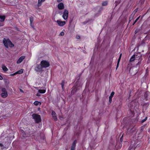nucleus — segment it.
I'll use <instances>...</instances> for the list:
<instances>
[{
  "instance_id": "obj_39",
  "label": "nucleus",
  "mask_w": 150,
  "mask_h": 150,
  "mask_svg": "<svg viewBox=\"0 0 150 150\" xmlns=\"http://www.w3.org/2000/svg\"><path fill=\"white\" fill-rule=\"evenodd\" d=\"M3 79V77L2 76L0 75V80H2Z\"/></svg>"
},
{
  "instance_id": "obj_50",
  "label": "nucleus",
  "mask_w": 150,
  "mask_h": 150,
  "mask_svg": "<svg viewBox=\"0 0 150 150\" xmlns=\"http://www.w3.org/2000/svg\"><path fill=\"white\" fill-rule=\"evenodd\" d=\"M135 24V23H134V22L133 23V24H132V25H134V24Z\"/></svg>"
},
{
  "instance_id": "obj_11",
  "label": "nucleus",
  "mask_w": 150,
  "mask_h": 150,
  "mask_svg": "<svg viewBox=\"0 0 150 150\" xmlns=\"http://www.w3.org/2000/svg\"><path fill=\"white\" fill-rule=\"evenodd\" d=\"M139 9V8H136L132 12V14L130 15V16L129 17V23L131 21V20H130V18H133V17H134V16L136 13L137 12L138 10Z\"/></svg>"
},
{
  "instance_id": "obj_38",
  "label": "nucleus",
  "mask_w": 150,
  "mask_h": 150,
  "mask_svg": "<svg viewBox=\"0 0 150 150\" xmlns=\"http://www.w3.org/2000/svg\"><path fill=\"white\" fill-rule=\"evenodd\" d=\"M119 62L118 61H117V69L118 67V66H119V62Z\"/></svg>"
},
{
  "instance_id": "obj_45",
  "label": "nucleus",
  "mask_w": 150,
  "mask_h": 150,
  "mask_svg": "<svg viewBox=\"0 0 150 150\" xmlns=\"http://www.w3.org/2000/svg\"><path fill=\"white\" fill-rule=\"evenodd\" d=\"M144 129V128H142L141 129V130H140V131H143V130Z\"/></svg>"
},
{
  "instance_id": "obj_2",
  "label": "nucleus",
  "mask_w": 150,
  "mask_h": 150,
  "mask_svg": "<svg viewBox=\"0 0 150 150\" xmlns=\"http://www.w3.org/2000/svg\"><path fill=\"white\" fill-rule=\"evenodd\" d=\"M127 69L129 70V72L132 76L135 75L138 72V69L134 67H132L129 64L128 65Z\"/></svg>"
},
{
  "instance_id": "obj_32",
  "label": "nucleus",
  "mask_w": 150,
  "mask_h": 150,
  "mask_svg": "<svg viewBox=\"0 0 150 150\" xmlns=\"http://www.w3.org/2000/svg\"><path fill=\"white\" fill-rule=\"evenodd\" d=\"M122 55V53H121L120 55V56H119V57L118 59V61L119 62L120 61V59H121V58Z\"/></svg>"
},
{
  "instance_id": "obj_44",
  "label": "nucleus",
  "mask_w": 150,
  "mask_h": 150,
  "mask_svg": "<svg viewBox=\"0 0 150 150\" xmlns=\"http://www.w3.org/2000/svg\"><path fill=\"white\" fill-rule=\"evenodd\" d=\"M137 30H136L135 31V33L136 34H137Z\"/></svg>"
},
{
  "instance_id": "obj_16",
  "label": "nucleus",
  "mask_w": 150,
  "mask_h": 150,
  "mask_svg": "<svg viewBox=\"0 0 150 150\" xmlns=\"http://www.w3.org/2000/svg\"><path fill=\"white\" fill-rule=\"evenodd\" d=\"M25 56H22L21 57L17 60V64H19L20 63H21L23 60L25 58Z\"/></svg>"
},
{
  "instance_id": "obj_6",
  "label": "nucleus",
  "mask_w": 150,
  "mask_h": 150,
  "mask_svg": "<svg viewBox=\"0 0 150 150\" xmlns=\"http://www.w3.org/2000/svg\"><path fill=\"white\" fill-rule=\"evenodd\" d=\"M2 92L1 94V96L3 98H5L8 96V93L6 89L5 88H2Z\"/></svg>"
},
{
  "instance_id": "obj_35",
  "label": "nucleus",
  "mask_w": 150,
  "mask_h": 150,
  "mask_svg": "<svg viewBox=\"0 0 150 150\" xmlns=\"http://www.w3.org/2000/svg\"><path fill=\"white\" fill-rule=\"evenodd\" d=\"M60 35L62 36H63L64 35V33L63 32H62L60 33Z\"/></svg>"
},
{
  "instance_id": "obj_12",
  "label": "nucleus",
  "mask_w": 150,
  "mask_h": 150,
  "mask_svg": "<svg viewBox=\"0 0 150 150\" xmlns=\"http://www.w3.org/2000/svg\"><path fill=\"white\" fill-rule=\"evenodd\" d=\"M58 25L59 26H63L66 24V22L65 21H62L59 20H58L57 21Z\"/></svg>"
},
{
  "instance_id": "obj_21",
  "label": "nucleus",
  "mask_w": 150,
  "mask_h": 150,
  "mask_svg": "<svg viewBox=\"0 0 150 150\" xmlns=\"http://www.w3.org/2000/svg\"><path fill=\"white\" fill-rule=\"evenodd\" d=\"M45 0H38V7L41 6L42 2H44Z\"/></svg>"
},
{
  "instance_id": "obj_23",
  "label": "nucleus",
  "mask_w": 150,
  "mask_h": 150,
  "mask_svg": "<svg viewBox=\"0 0 150 150\" xmlns=\"http://www.w3.org/2000/svg\"><path fill=\"white\" fill-rule=\"evenodd\" d=\"M148 92H146L145 93L144 95V96L145 98L146 99V100H147V98L148 97Z\"/></svg>"
},
{
  "instance_id": "obj_17",
  "label": "nucleus",
  "mask_w": 150,
  "mask_h": 150,
  "mask_svg": "<svg viewBox=\"0 0 150 150\" xmlns=\"http://www.w3.org/2000/svg\"><path fill=\"white\" fill-rule=\"evenodd\" d=\"M115 93L114 91L112 92L110 94V96L109 97V103L110 104L112 102V98L115 94Z\"/></svg>"
},
{
  "instance_id": "obj_25",
  "label": "nucleus",
  "mask_w": 150,
  "mask_h": 150,
  "mask_svg": "<svg viewBox=\"0 0 150 150\" xmlns=\"http://www.w3.org/2000/svg\"><path fill=\"white\" fill-rule=\"evenodd\" d=\"M65 83V81L63 80V81H62V83H61V86H62V90H64V85Z\"/></svg>"
},
{
  "instance_id": "obj_7",
  "label": "nucleus",
  "mask_w": 150,
  "mask_h": 150,
  "mask_svg": "<svg viewBox=\"0 0 150 150\" xmlns=\"http://www.w3.org/2000/svg\"><path fill=\"white\" fill-rule=\"evenodd\" d=\"M69 12L67 9H65L62 15V17L65 20L67 19L68 16Z\"/></svg>"
},
{
  "instance_id": "obj_29",
  "label": "nucleus",
  "mask_w": 150,
  "mask_h": 150,
  "mask_svg": "<svg viewBox=\"0 0 150 150\" xmlns=\"http://www.w3.org/2000/svg\"><path fill=\"white\" fill-rule=\"evenodd\" d=\"M34 104L35 105H40L41 103L37 101H35L34 102Z\"/></svg>"
},
{
  "instance_id": "obj_30",
  "label": "nucleus",
  "mask_w": 150,
  "mask_h": 150,
  "mask_svg": "<svg viewBox=\"0 0 150 150\" xmlns=\"http://www.w3.org/2000/svg\"><path fill=\"white\" fill-rule=\"evenodd\" d=\"M147 117H146L145 118L142 120L141 123H142L145 122L147 119Z\"/></svg>"
},
{
  "instance_id": "obj_14",
  "label": "nucleus",
  "mask_w": 150,
  "mask_h": 150,
  "mask_svg": "<svg viewBox=\"0 0 150 150\" xmlns=\"http://www.w3.org/2000/svg\"><path fill=\"white\" fill-rule=\"evenodd\" d=\"M77 141L76 140H75L73 142L71 148V150H75L76 146V144Z\"/></svg>"
},
{
  "instance_id": "obj_22",
  "label": "nucleus",
  "mask_w": 150,
  "mask_h": 150,
  "mask_svg": "<svg viewBox=\"0 0 150 150\" xmlns=\"http://www.w3.org/2000/svg\"><path fill=\"white\" fill-rule=\"evenodd\" d=\"M2 68L3 70L5 72L7 71L8 70L6 67L4 65H2Z\"/></svg>"
},
{
  "instance_id": "obj_3",
  "label": "nucleus",
  "mask_w": 150,
  "mask_h": 150,
  "mask_svg": "<svg viewBox=\"0 0 150 150\" xmlns=\"http://www.w3.org/2000/svg\"><path fill=\"white\" fill-rule=\"evenodd\" d=\"M36 123H38L41 122L42 119L40 115L36 114H33L32 115Z\"/></svg>"
},
{
  "instance_id": "obj_52",
  "label": "nucleus",
  "mask_w": 150,
  "mask_h": 150,
  "mask_svg": "<svg viewBox=\"0 0 150 150\" xmlns=\"http://www.w3.org/2000/svg\"><path fill=\"white\" fill-rule=\"evenodd\" d=\"M81 75V74L80 75H79V77H80Z\"/></svg>"
},
{
  "instance_id": "obj_33",
  "label": "nucleus",
  "mask_w": 150,
  "mask_h": 150,
  "mask_svg": "<svg viewBox=\"0 0 150 150\" xmlns=\"http://www.w3.org/2000/svg\"><path fill=\"white\" fill-rule=\"evenodd\" d=\"M147 62L148 63H150V54L149 55L148 57Z\"/></svg>"
},
{
  "instance_id": "obj_28",
  "label": "nucleus",
  "mask_w": 150,
  "mask_h": 150,
  "mask_svg": "<svg viewBox=\"0 0 150 150\" xmlns=\"http://www.w3.org/2000/svg\"><path fill=\"white\" fill-rule=\"evenodd\" d=\"M108 4V2L107 1H103L102 2V5L103 6H106Z\"/></svg>"
},
{
  "instance_id": "obj_13",
  "label": "nucleus",
  "mask_w": 150,
  "mask_h": 150,
  "mask_svg": "<svg viewBox=\"0 0 150 150\" xmlns=\"http://www.w3.org/2000/svg\"><path fill=\"white\" fill-rule=\"evenodd\" d=\"M52 115L53 119L54 120V121H56L57 120V116L56 113L54 110H52Z\"/></svg>"
},
{
  "instance_id": "obj_53",
  "label": "nucleus",
  "mask_w": 150,
  "mask_h": 150,
  "mask_svg": "<svg viewBox=\"0 0 150 150\" xmlns=\"http://www.w3.org/2000/svg\"><path fill=\"white\" fill-rule=\"evenodd\" d=\"M132 19V18H130V19Z\"/></svg>"
},
{
  "instance_id": "obj_4",
  "label": "nucleus",
  "mask_w": 150,
  "mask_h": 150,
  "mask_svg": "<svg viewBox=\"0 0 150 150\" xmlns=\"http://www.w3.org/2000/svg\"><path fill=\"white\" fill-rule=\"evenodd\" d=\"M75 86H74L71 91V94L73 95L76 92L77 90V87L80 86V83L79 82L76 81L75 83Z\"/></svg>"
},
{
  "instance_id": "obj_8",
  "label": "nucleus",
  "mask_w": 150,
  "mask_h": 150,
  "mask_svg": "<svg viewBox=\"0 0 150 150\" xmlns=\"http://www.w3.org/2000/svg\"><path fill=\"white\" fill-rule=\"evenodd\" d=\"M42 67L40 64V65H37L35 68V70L37 72H42L43 71Z\"/></svg>"
},
{
  "instance_id": "obj_18",
  "label": "nucleus",
  "mask_w": 150,
  "mask_h": 150,
  "mask_svg": "<svg viewBox=\"0 0 150 150\" xmlns=\"http://www.w3.org/2000/svg\"><path fill=\"white\" fill-rule=\"evenodd\" d=\"M57 7L59 10H62L64 8V5L62 3H60L58 4Z\"/></svg>"
},
{
  "instance_id": "obj_10",
  "label": "nucleus",
  "mask_w": 150,
  "mask_h": 150,
  "mask_svg": "<svg viewBox=\"0 0 150 150\" xmlns=\"http://www.w3.org/2000/svg\"><path fill=\"white\" fill-rule=\"evenodd\" d=\"M6 18V16L4 15H0V26H3L4 25L1 23H3L5 21Z\"/></svg>"
},
{
  "instance_id": "obj_24",
  "label": "nucleus",
  "mask_w": 150,
  "mask_h": 150,
  "mask_svg": "<svg viewBox=\"0 0 150 150\" xmlns=\"http://www.w3.org/2000/svg\"><path fill=\"white\" fill-rule=\"evenodd\" d=\"M38 92L40 93H44L46 92V90L45 89H39Z\"/></svg>"
},
{
  "instance_id": "obj_20",
  "label": "nucleus",
  "mask_w": 150,
  "mask_h": 150,
  "mask_svg": "<svg viewBox=\"0 0 150 150\" xmlns=\"http://www.w3.org/2000/svg\"><path fill=\"white\" fill-rule=\"evenodd\" d=\"M134 60H136L135 58V55L134 54L129 59V62H131Z\"/></svg>"
},
{
  "instance_id": "obj_26",
  "label": "nucleus",
  "mask_w": 150,
  "mask_h": 150,
  "mask_svg": "<svg viewBox=\"0 0 150 150\" xmlns=\"http://www.w3.org/2000/svg\"><path fill=\"white\" fill-rule=\"evenodd\" d=\"M23 69H21L19 70H18V71H17V72H16L17 74H21L23 73Z\"/></svg>"
},
{
  "instance_id": "obj_19",
  "label": "nucleus",
  "mask_w": 150,
  "mask_h": 150,
  "mask_svg": "<svg viewBox=\"0 0 150 150\" xmlns=\"http://www.w3.org/2000/svg\"><path fill=\"white\" fill-rule=\"evenodd\" d=\"M33 17H30V26L34 28V25L33 24Z\"/></svg>"
},
{
  "instance_id": "obj_42",
  "label": "nucleus",
  "mask_w": 150,
  "mask_h": 150,
  "mask_svg": "<svg viewBox=\"0 0 150 150\" xmlns=\"http://www.w3.org/2000/svg\"><path fill=\"white\" fill-rule=\"evenodd\" d=\"M62 1V0H57V1L58 3H59L60 2H61Z\"/></svg>"
},
{
  "instance_id": "obj_43",
  "label": "nucleus",
  "mask_w": 150,
  "mask_h": 150,
  "mask_svg": "<svg viewBox=\"0 0 150 150\" xmlns=\"http://www.w3.org/2000/svg\"><path fill=\"white\" fill-rule=\"evenodd\" d=\"M76 38L78 39H79L80 38V37L79 36H76Z\"/></svg>"
},
{
  "instance_id": "obj_27",
  "label": "nucleus",
  "mask_w": 150,
  "mask_h": 150,
  "mask_svg": "<svg viewBox=\"0 0 150 150\" xmlns=\"http://www.w3.org/2000/svg\"><path fill=\"white\" fill-rule=\"evenodd\" d=\"M138 62L136 64L137 67H139L142 64V61L138 60Z\"/></svg>"
},
{
  "instance_id": "obj_37",
  "label": "nucleus",
  "mask_w": 150,
  "mask_h": 150,
  "mask_svg": "<svg viewBox=\"0 0 150 150\" xmlns=\"http://www.w3.org/2000/svg\"><path fill=\"white\" fill-rule=\"evenodd\" d=\"M132 114V115L133 116L134 114V112L132 110H130Z\"/></svg>"
},
{
  "instance_id": "obj_41",
  "label": "nucleus",
  "mask_w": 150,
  "mask_h": 150,
  "mask_svg": "<svg viewBox=\"0 0 150 150\" xmlns=\"http://www.w3.org/2000/svg\"><path fill=\"white\" fill-rule=\"evenodd\" d=\"M4 146L3 145L1 144L0 143V147H3Z\"/></svg>"
},
{
  "instance_id": "obj_47",
  "label": "nucleus",
  "mask_w": 150,
  "mask_h": 150,
  "mask_svg": "<svg viewBox=\"0 0 150 150\" xmlns=\"http://www.w3.org/2000/svg\"><path fill=\"white\" fill-rule=\"evenodd\" d=\"M129 130V128H128L127 129V132H128Z\"/></svg>"
},
{
  "instance_id": "obj_5",
  "label": "nucleus",
  "mask_w": 150,
  "mask_h": 150,
  "mask_svg": "<svg viewBox=\"0 0 150 150\" xmlns=\"http://www.w3.org/2000/svg\"><path fill=\"white\" fill-rule=\"evenodd\" d=\"M40 65H41L42 68H46L49 67L50 66L49 62L45 60L41 61L40 63Z\"/></svg>"
},
{
  "instance_id": "obj_48",
  "label": "nucleus",
  "mask_w": 150,
  "mask_h": 150,
  "mask_svg": "<svg viewBox=\"0 0 150 150\" xmlns=\"http://www.w3.org/2000/svg\"><path fill=\"white\" fill-rule=\"evenodd\" d=\"M121 133H120L119 136V137H120L121 136Z\"/></svg>"
},
{
  "instance_id": "obj_46",
  "label": "nucleus",
  "mask_w": 150,
  "mask_h": 150,
  "mask_svg": "<svg viewBox=\"0 0 150 150\" xmlns=\"http://www.w3.org/2000/svg\"><path fill=\"white\" fill-rule=\"evenodd\" d=\"M134 101H132L131 102V104L133 103H134Z\"/></svg>"
},
{
  "instance_id": "obj_1",
  "label": "nucleus",
  "mask_w": 150,
  "mask_h": 150,
  "mask_svg": "<svg viewBox=\"0 0 150 150\" xmlns=\"http://www.w3.org/2000/svg\"><path fill=\"white\" fill-rule=\"evenodd\" d=\"M3 42L4 45L6 48H8L9 46L11 48L14 47V44L9 39H6L4 38L3 40Z\"/></svg>"
},
{
  "instance_id": "obj_34",
  "label": "nucleus",
  "mask_w": 150,
  "mask_h": 150,
  "mask_svg": "<svg viewBox=\"0 0 150 150\" xmlns=\"http://www.w3.org/2000/svg\"><path fill=\"white\" fill-rule=\"evenodd\" d=\"M16 74H17V73H16V72L13 74H11L10 75V76H13L16 75Z\"/></svg>"
},
{
  "instance_id": "obj_15",
  "label": "nucleus",
  "mask_w": 150,
  "mask_h": 150,
  "mask_svg": "<svg viewBox=\"0 0 150 150\" xmlns=\"http://www.w3.org/2000/svg\"><path fill=\"white\" fill-rule=\"evenodd\" d=\"M136 147V144H131L128 148V150H135Z\"/></svg>"
},
{
  "instance_id": "obj_49",
  "label": "nucleus",
  "mask_w": 150,
  "mask_h": 150,
  "mask_svg": "<svg viewBox=\"0 0 150 150\" xmlns=\"http://www.w3.org/2000/svg\"><path fill=\"white\" fill-rule=\"evenodd\" d=\"M37 96H39V95L38 94V93H37Z\"/></svg>"
},
{
  "instance_id": "obj_51",
  "label": "nucleus",
  "mask_w": 150,
  "mask_h": 150,
  "mask_svg": "<svg viewBox=\"0 0 150 150\" xmlns=\"http://www.w3.org/2000/svg\"><path fill=\"white\" fill-rule=\"evenodd\" d=\"M136 22H137V21L135 20V21H134V23H135Z\"/></svg>"
},
{
  "instance_id": "obj_9",
  "label": "nucleus",
  "mask_w": 150,
  "mask_h": 150,
  "mask_svg": "<svg viewBox=\"0 0 150 150\" xmlns=\"http://www.w3.org/2000/svg\"><path fill=\"white\" fill-rule=\"evenodd\" d=\"M134 55H135V58L136 60L142 61V59L141 54L136 53Z\"/></svg>"
},
{
  "instance_id": "obj_31",
  "label": "nucleus",
  "mask_w": 150,
  "mask_h": 150,
  "mask_svg": "<svg viewBox=\"0 0 150 150\" xmlns=\"http://www.w3.org/2000/svg\"><path fill=\"white\" fill-rule=\"evenodd\" d=\"M123 134H122V135L121 137V138L120 139V142H123Z\"/></svg>"
},
{
  "instance_id": "obj_40",
  "label": "nucleus",
  "mask_w": 150,
  "mask_h": 150,
  "mask_svg": "<svg viewBox=\"0 0 150 150\" xmlns=\"http://www.w3.org/2000/svg\"><path fill=\"white\" fill-rule=\"evenodd\" d=\"M20 92L22 93H23L24 92L21 89H20Z\"/></svg>"
},
{
  "instance_id": "obj_36",
  "label": "nucleus",
  "mask_w": 150,
  "mask_h": 150,
  "mask_svg": "<svg viewBox=\"0 0 150 150\" xmlns=\"http://www.w3.org/2000/svg\"><path fill=\"white\" fill-rule=\"evenodd\" d=\"M140 17V16H139L135 20V21L137 22L138 20L139 19Z\"/></svg>"
}]
</instances>
